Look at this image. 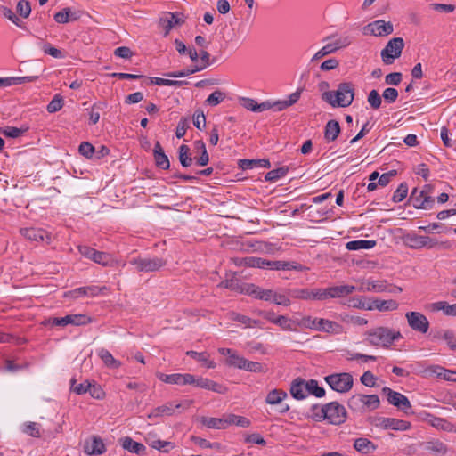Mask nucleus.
Wrapping results in <instances>:
<instances>
[{"label":"nucleus","instance_id":"36","mask_svg":"<svg viewBox=\"0 0 456 456\" xmlns=\"http://www.w3.org/2000/svg\"><path fill=\"white\" fill-rule=\"evenodd\" d=\"M54 20L60 24H65L69 21L77 20V16L71 11L70 8L66 7L61 11L56 12L53 16Z\"/></svg>","mask_w":456,"mask_h":456},{"label":"nucleus","instance_id":"57","mask_svg":"<svg viewBox=\"0 0 456 456\" xmlns=\"http://www.w3.org/2000/svg\"><path fill=\"white\" fill-rule=\"evenodd\" d=\"M16 12L20 17L27 19L31 13L30 3L27 0H20L16 6Z\"/></svg>","mask_w":456,"mask_h":456},{"label":"nucleus","instance_id":"26","mask_svg":"<svg viewBox=\"0 0 456 456\" xmlns=\"http://www.w3.org/2000/svg\"><path fill=\"white\" fill-rule=\"evenodd\" d=\"M365 289L368 291H374V292H384V291L395 292V290H397L399 292L402 291L401 288L391 287L390 285H388L386 281H371V280L367 281Z\"/></svg>","mask_w":456,"mask_h":456},{"label":"nucleus","instance_id":"30","mask_svg":"<svg viewBox=\"0 0 456 456\" xmlns=\"http://www.w3.org/2000/svg\"><path fill=\"white\" fill-rule=\"evenodd\" d=\"M341 330L342 326L339 323L327 319L320 318L317 331L338 334L341 332Z\"/></svg>","mask_w":456,"mask_h":456},{"label":"nucleus","instance_id":"8","mask_svg":"<svg viewBox=\"0 0 456 456\" xmlns=\"http://www.w3.org/2000/svg\"><path fill=\"white\" fill-rule=\"evenodd\" d=\"M383 393L387 397V402L397 407L399 410L403 411L406 414L409 413L410 410L411 409V404L409 399L403 394L394 391L389 387H385L382 389Z\"/></svg>","mask_w":456,"mask_h":456},{"label":"nucleus","instance_id":"25","mask_svg":"<svg viewBox=\"0 0 456 456\" xmlns=\"http://www.w3.org/2000/svg\"><path fill=\"white\" fill-rule=\"evenodd\" d=\"M155 164L159 168L167 170L170 167L168 157L165 154L159 142H156L153 149Z\"/></svg>","mask_w":456,"mask_h":456},{"label":"nucleus","instance_id":"44","mask_svg":"<svg viewBox=\"0 0 456 456\" xmlns=\"http://www.w3.org/2000/svg\"><path fill=\"white\" fill-rule=\"evenodd\" d=\"M364 395L356 394L352 395L347 402L349 409L357 412H363Z\"/></svg>","mask_w":456,"mask_h":456},{"label":"nucleus","instance_id":"22","mask_svg":"<svg viewBox=\"0 0 456 456\" xmlns=\"http://www.w3.org/2000/svg\"><path fill=\"white\" fill-rule=\"evenodd\" d=\"M183 23V20L180 17V13L178 12H167L159 19V24L164 28L165 35H167L173 27Z\"/></svg>","mask_w":456,"mask_h":456},{"label":"nucleus","instance_id":"20","mask_svg":"<svg viewBox=\"0 0 456 456\" xmlns=\"http://www.w3.org/2000/svg\"><path fill=\"white\" fill-rule=\"evenodd\" d=\"M290 395L297 400H303L307 397L306 380L302 378L295 379L290 385Z\"/></svg>","mask_w":456,"mask_h":456},{"label":"nucleus","instance_id":"11","mask_svg":"<svg viewBox=\"0 0 456 456\" xmlns=\"http://www.w3.org/2000/svg\"><path fill=\"white\" fill-rule=\"evenodd\" d=\"M408 325L415 331L427 333L429 329L428 318L419 312H408L405 314Z\"/></svg>","mask_w":456,"mask_h":456},{"label":"nucleus","instance_id":"64","mask_svg":"<svg viewBox=\"0 0 456 456\" xmlns=\"http://www.w3.org/2000/svg\"><path fill=\"white\" fill-rule=\"evenodd\" d=\"M225 98V94L220 90L214 91L206 100V102L210 106H216L222 102Z\"/></svg>","mask_w":456,"mask_h":456},{"label":"nucleus","instance_id":"40","mask_svg":"<svg viewBox=\"0 0 456 456\" xmlns=\"http://www.w3.org/2000/svg\"><path fill=\"white\" fill-rule=\"evenodd\" d=\"M429 423L431 426L448 432H456L455 426L451 423L450 421L446 420L445 419L431 416V419H429Z\"/></svg>","mask_w":456,"mask_h":456},{"label":"nucleus","instance_id":"9","mask_svg":"<svg viewBox=\"0 0 456 456\" xmlns=\"http://www.w3.org/2000/svg\"><path fill=\"white\" fill-rule=\"evenodd\" d=\"M91 319L86 314H69L64 317H54L48 319L45 324H51L52 326H66L72 325H85L89 323Z\"/></svg>","mask_w":456,"mask_h":456},{"label":"nucleus","instance_id":"18","mask_svg":"<svg viewBox=\"0 0 456 456\" xmlns=\"http://www.w3.org/2000/svg\"><path fill=\"white\" fill-rule=\"evenodd\" d=\"M247 289L244 290L246 295H249L255 298L265 300V301H272L273 299L274 291L272 289H264L255 284H248Z\"/></svg>","mask_w":456,"mask_h":456},{"label":"nucleus","instance_id":"56","mask_svg":"<svg viewBox=\"0 0 456 456\" xmlns=\"http://www.w3.org/2000/svg\"><path fill=\"white\" fill-rule=\"evenodd\" d=\"M28 130V127L26 128H18L14 126H5L2 128L1 133L10 138H18L21 136L26 131Z\"/></svg>","mask_w":456,"mask_h":456},{"label":"nucleus","instance_id":"60","mask_svg":"<svg viewBox=\"0 0 456 456\" xmlns=\"http://www.w3.org/2000/svg\"><path fill=\"white\" fill-rule=\"evenodd\" d=\"M87 387H88V393L90 394V395L93 398L101 400L105 396V393H104L103 389L101 387V386H99L95 382H94V383L87 382Z\"/></svg>","mask_w":456,"mask_h":456},{"label":"nucleus","instance_id":"39","mask_svg":"<svg viewBox=\"0 0 456 456\" xmlns=\"http://www.w3.org/2000/svg\"><path fill=\"white\" fill-rule=\"evenodd\" d=\"M419 189L414 188L410 196V200L412 202V206L417 209H430V201L419 196Z\"/></svg>","mask_w":456,"mask_h":456},{"label":"nucleus","instance_id":"46","mask_svg":"<svg viewBox=\"0 0 456 456\" xmlns=\"http://www.w3.org/2000/svg\"><path fill=\"white\" fill-rule=\"evenodd\" d=\"M151 83L155 84L157 86H172L176 87H181L183 86L188 85L189 82L185 80H171V79H165L160 77H151Z\"/></svg>","mask_w":456,"mask_h":456},{"label":"nucleus","instance_id":"27","mask_svg":"<svg viewBox=\"0 0 456 456\" xmlns=\"http://www.w3.org/2000/svg\"><path fill=\"white\" fill-rule=\"evenodd\" d=\"M84 450L89 455H101L106 449L102 440L100 437L94 436L91 442L86 443Z\"/></svg>","mask_w":456,"mask_h":456},{"label":"nucleus","instance_id":"21","mask_svg":"<svg viewBox=\"0 0 456 456\" xmlns=\"http://www.w3.org/2000/svg\"><path fill=\"white\" fill-rule=\"evenodd\" d=\"M399 304L394 299L382 300V299H374L371 303L366 307L367 310H378L380 312H388L395 311L398 308Z\"/></svg>","mask_w":456,"mask_h":456},{"label":"nucleus","instance_id":"28","mask_svg":"<svg viewBox=\"0 0 456 456\" xmlns=\"http://www.w3.org/2000/svg\"><path fill=\"white\" fill-rule=\"evenodd\" d=\"M200 423L208 428L214 429H225L228 427L226 415L222 418L201 417Z\"/></svg>","mask_w":456,"mask_h":456},{"label":"nucleus","instance_id":"37","mask_svg":"<svg viewBox=\"0 0 456 456\" xmlns=\"http://www.w3.org/2000/svg\"><path fill=\"white\" fill-rule=\"evenodd\" d=\"M248 283H242L237 279H227L225 281H223L219 286L229 289L232 291H236L241 294H245V291L248 288Z\"/></svg>","mask_w":456,"mask_h":456},{"label":"nucleus","instance_id":"16","mask_svg":"<svg viewBox=\"0 0 456 456\" xmlns=\"http://www.w3.org/2000/svg\"><path fill=\"white\" fill-rule=\"evenodd\" d=\"M156 377L167 384H175V385H190L194 382V376L191 374H164L162 372H157Z\"/></svg>","mask_w":456,"mask_h":456},{"label":"nucleus","instance_id":"62","mask_svg":"<svg viewBox=\"0 0 456 456\" xmlns=\"http://www.w3.org/2000/svg\"><path fill=\"white\" fill-rule=\"evenodd\" d=\"M232 320L237 321L242 324H245L247 327H253L257 326L258 322L256 320H253L246 315L238 314V313H232Z\"/></svg>","mask_w":456,"mask_h":456},{"label":"nucleus","instance_id":"51","mask_svg":"<svg viewBox=\"0 0 456 456\" xmlns=\"http://www.w3.org/2000/svg\"><path fill=\"white\" fill-rule=\"evenodd\" d=\"M295 320L289 319L286 315H278L275 321V325H278L284 330H295Z\"/></svg>","mask_w":456,"mask_h":456},{"label":"nucleus","instance_id":"31","mask_svg":"<svg viewBox=\"0 0 456 456\" xmlns=\"http://www.w3.org/2000/svg\"><path fill=\"white\" fill-rule=\"evenodd\" d=\"M121 441L122 447L125 450L138 455L145 453L146 447L142 444L134 441L131 437L126 436L121 439Z\"/></svg>","mask_w":456,"mask_h":456},{"label":"nucleus","instance_id":"52","mask_svg":"<svg viewBox=\"0 0 456 456\" xmlns=\"http://www.w3.org/2000/svg\"><path fill=\"white\" fill-rule=\"evenodd\" d=\"M246 360V358L240 356V354H236V352H234L232 353V354L230 355V357L227 358L226 363L229 366L243 370V368L245 367Z\"/></svg>","mask_w":456,"mask_h":456},{"label":"nucleus","instance_id":"12","mask_svg":"<svg viewBox=\"0 0 456 456\" xmlns=\"http://www.w3.org/2000/svg\"><path fill=\"white\" fill-rule=\"evenodd\" d=\"M355 290L356 288L353 285H340L322 289V301L345 297Z\"/></svg>","mask_w":456,"mask_h":456},{"label":"nucleus","instance_id":"29","mask_svg":"<svg viewBox=\"0 0 456 456\" xmlns=\"http://www.w3.org/2000/svg\"><path fill=\"white\" fill-rule=\"evenodd\" d=\"M340 134V125L337 120L331 119L326 123L324 128V138L330 142H334Z\"/></svg>","mask_w":456,"mask_h":456},{"label":"nucleus","instance_id":"38","mask_svg":"<svg viewBox=\"0 0 456 456\" xmlns=\"http://www.w3.org/2000/svg\"><path fill=\"white\" fill-rule=\"evenodd\" d=\"M98 355L108 368L118 369L121 366V362L116 360L113 355L105 348H101L98 351Z\"/></svg>","mask_w":456,"mask_h":456},{"label":"nucleus","instance_id":"42","mask_svg":"<svg viewBox=\"0 0 456 456\" xmlns=\"http://www.w3.org/2000/svg\"><path fill=\"white\" fill-rule=\"evenodd\" d=\"M424 449L438 454H445L447 452V446L439 440H432L425 443Z\"/></svg>","mask_w":456,"mask_h":456},{"label":"nucleus","instance_id":"10","mask_svg":"<svg viewBox=\"0 0 456 456\" xmlns=\"http://www.w3.org/2000/svg\"><path fill=\"white\" fill-rule=\"evenodd\" d=\"M363 30L365 35L384 37L392 34L394 27L390 21L386 22L383 20H378L369 23L363 28Z\"/></svg>","mask_w":456,"mask_h":456},{"label":"nucleus","instance_id":"33","mask_svg":"<svg viewBox=\"0 0 456 456\" xmlns=\"http://www.w3.org/2000/svg\"><path fill=\"white\" fill-rule=\"evenodd\" d=\"M354 448L362 454H368L375 451L377 446L370 440L360 437L354 440Z\"/></svg>","mask_w":456,"mask_h":456},{"label":"nucleus","instance_id":"58","mask_svg":"<svg viewBox=\"0 0 456 456\" xmlns=\"http://www.w3.org/2000/svg\"><path fill=\"white\" fill-rule=\"evenodd\" d=\"M311 411L313 413V419L316 421L326 420V404L319 405L314 404L311 407Z\"/></svg>","mask_w":456,"mask_h":456},{"label":"nucleus","instance_id":"32","mask_svg":"<svg viewBox=\"0 0 456 456\" xmlns=\"http://www.w3.org/2000/svg\"><path fill=\"white\" fill-rule=\"evenodd\" d=\"M302 91V89H297L289 94L287 100L273 102L274 110L281 111L295 104L299 100Z\"/></svg>","mask_w":456,"mask_h":456},{"label":"nucleus","instance_id":"4","mask_svg":"<svg viewBox=\"0 0 456 456\" xmlns=\"http://www.w3.org/2000/svg\"><path fill=\"white\" fill-rule=\"evenodd\" d=\"M248 267H256L260 269H269V270H292L296 269V266L293 265V263L287 261H279V260H267L261 257L256 256H248L245 260Z\"/></svg>","mask_w":456,"mask_h":456},{"label":"nucleus","instance_id":"6","mask_svg":"<svg viewBox=\"0 0 456 456\" xmlns=\"http://www.w3.org/2000/svg\"><path fill=\"white\" fill-rule=\"evenodd\" d=\"M404 47V42L402 37H394L389 40L381 51L380 55L385 64L390 65L395 59L399 58Z\"/></svg>","mask_w":456,"mask_h":456},{"label":"nucleus","instance_id":"23","mask_svg":"<svg viewBox=\"0 0 456 456\" xmlns=\"http://www.w3.org/2000/svg\"><path fill=\"white\" fill-rule=\"evenodd\" d=\"M200 388H205L219 394H224L226 388L222 385L206 378H194V382L191 384Z\"/></svg>","mask_w":456,"mask_h":456},{"label":"nucleus","instance_id":"5","mask_svg":"<svg viewBox=\"0 0 456 456\" xmlns=\"http://www.w3.org/2000/svg\"><path fill=\"white\" fill-rule=\"evenodd\" d=\"M330 388L338 393L348 392L354 384L353 376L347 372L334 373L324 378Z\"/></svg>","mask_w":456,"mask_h":456},{"label":"nucleus","instance_id":"1","mask_svg":"<svg viewBox=\"0 0 456 456\" xmlns=\"http://www.w3.org/2000/svg\"><path fill=\"white\" fill-rule=\"evenodd\" d=\"M354 98V86L351 82L340 83L336 91H327L322 99L332 107L346 108L352 104Z\"/></svg>","mask_w":456,"mask_h":456},{"label":"nucleus","instance_id":"61","mask_svg":"<svg viewBox=\"0 0 456 456\" xmlns=\"http://www.w3.org/2000/svg\"><path fill=\"white\" fill-rule=\"evenodd\" d=\"M63 106V98L61 94H55L52 101L47 105V111L54 113L59 111Z\"/></svg>","mask_w":456,"mask_h":456},{"label":"nucleus","instance_id":"14","mask_svg":"<svg viewBox=\"0 0 456 456\" xmlns=\"http://www.w3.org/2000/svg\"><path fill=\"white\" fill-rule=\"evenodd\" d=\"M20 232L24 238L31 241L45 242L46 244L51 242V234L42 228H21Z\"/></svg>","mask_w":456,"mask_h":456},{"label":"nucleus","instance_id":"3","mask_svg":"<svg viewBox=\"0 0 456 456\" xmlns=\"http://www.w3.org/2000/svg\"><path fill=\"white\" fill-rule=\"evenodd\" d=\"M129 264L135 267V270L140 273L156 272L167 265V260L159 257H134L129 260Z\"/></svg>","mask_w":456,"mask_h":456},{"label":"nucleus","instance_id":"55","mask_svg":"<svg viewBox=\"0 0 456 456\" xmlns=\"http://www.w3.org/2000/svg\"><path fill=\"white\" fill-rule=\"evenodd\" d=\"M0 10H1V13L4 17L7 18L9 20H11L16 26H18L20 28H23V22L10 8H8L6 6H1Z\"/></svg>","mask_w":456,"mask_h":456},{"label":"nucleus","instance_id":"48","mask_svg":"<svg viewBox=\"0 0 456 456\" xmlns=\"http://www.w3.org/2000/svg\"><path fill=\"white\" fill-rule=\"evenodd\" d=\"M147 442L149 443L150 446L162 452H168L170 449L175 447L173 443L162 441L159 439H154L151 441L147 439Z\"/></svg>","mask_w":456,"mask_h":456},{"label":"nucleus","instance_id":"45","mask_svg":"<svg viewBox=\"0 0 456 456\" xmlns=\"http://www.w3.org/2000/svg\"><path fill=\"white\" fill-rule=\"evenodd\" d=\"M307 394L313 395L318 398L325 395V390L323 387H319L318 381L315 379H309L306 381Z\"/></svg>","mask_w":456,"mask_h":456},{"label":"nucleus","instance_id":"35","mask_svg":"<svg viewBox=\"0 0 456 456\" xmlns=\"http://www.w3.org/2000/svg\"><path fill=\"white\" fill-rule=\"evenodd\" d=\"M410 241L412 243V247L416 248L428 247L432 248L438 245V242L430 237L421 236V235H414L411 237Z\"/></svg>","mask_w":456,"mask_h":456},{"label":"nucleus","instance_id":"2","mask_svg":"<svg viewBox=\"0 0 456 456\" xmlns=\"http://www.w3.org/2000/svg\"><path fill=\"white\" fill-rule=\"evenodd\" d=\"M365 341L374 346L388 348L394 341L402 338L400 331H395L387 327H376L366 333Z\"/></svg>","mask_w":456,"mask_h":456},{"label":"nucleus","instance_id":"47","mask_svg":"<svg viewBox=\"0 0 456 456\" xmlns=\"http://www.w3.org/2000/svg\"><path fill=\"white\" fill-rule=\"evenodd\" d=\"M380 401L377 395H364L363 412L366 411H373L379 407Z\"/></svg>","mask_w":456,"mask_h":456},{"label":"nucleus","instance_id":"17","mask_svg":"<svg viewBox=\"0 0 456 456\" xmlns=\"http://www.w3.org/2000/svg\"><path fill=\"white\" fill-rule=\"evenodd\" d=\"M191 401H185L183 404L169 402L164 405L155 408L152 411V412L149 415V417L171 416L174 414L175 409H179L182 406H183L184 408H189L191 406Z\"/></svg>","mask_w":456,"mask_h":456},{"label":"nucleus","instance_id":"63","mask_svg":"<svg viewBox=\"0 0 456 456\" xmlns=\"http://www.w3.org/2000/svg\"><path fill=\"white\" fill-rule=\"evenodd\" d=\"M243 370L255 373H261L265 372L267 369L264 364L260 362L246 360L245 367Z\"/></svg>","mask_w":456,"mask_h":456},{"label":"nucleus","instance_id":"7","mask_svg":"<svg viewBox=\"0 0 456 456\" xmlns=\"http://www.w3.org/2000/svg\"><path fill=\"white\" fill-rule=\"evenodd\" d=\"M326 420L332 425H341L346 422L347 413L346 408L338 402L326 403Z\"/></svg>","mask_w":456,"mask_h":456},{"label":"nucleus","instance_id":"59","mask_svg":"<svg viewBox=\"0 0 456 456\" xmlns=\"http://www.w3.org/2000/svg\"><path fill=\"white\" fill-rule=\"evenodd\" d=\"M367 100L370 107L374 110L379 109L382 104V96L375 89L369 93Z\"/></svg>","mask_w":456,"mask_h":456},{"label":"nucleus","instance_id":"13","mask_svg":"<svg viewBox=\"0 0 456 456\" xmlns=\"http://www.w3.org/2000/svg\"><path fill=\"white\" fill-rule=\"evenodd\" d=\"M351 44V40L348 37H345L336 40L333 43L327 44L322 49H320L312 58V61H316L324 56L335 53L337 50L346 47Z\"/></svg>","mask_w":456,"mask_h":456},{"label":"nucleus","instance_id":"54","mask_svg":"<svg viewBox=\"0 0 456 456\" xmlns=\"http://www.w3.org/2000/svg\"><path fill=\"white\" fill-rule=\"evenodd\" d=\"M408 194V185L406 183H402L399 184L397 189L393 194L392 200L395 203L403 201Z\"/></svg>","mask_w":456,"mask_h":456},{"label":"nucleus","instance_id":"41","mask_svg":"<svg viewBox=\"0 0 456 456\" xmlns=\"http://www.w3.org/2000/svg\"><path fill=\"white\" fill-rule=\"evenodd\" d=\"M376 246L375 240H351L348 241L346 245V248L348 250H359V249H370Z\"/></svg>","mask_w":456,"mask_h":456},{"label":"nucleus","instance_id":"50","mask_svg":"<svg viewBox=\"0 0 456 456\" xmlns=\"http://www.w3.org/2000/svg\"><path fill=\"white\" fill-rule=\"evenodd\" d=\"M227 417V425H236L242 428H248L250 426V420L242 416H238L235 414H228Z\"/></svg>","mask_w":456,"mask_h":456},{"label":"nucleus","instance_id":"19","mask_svg":"<svg viewBox=\"0 0 456 456\" xmlns=\"http://www.w3.org/2000/svg\"><path fill=\"white\" fill-rule=\"evenodd\" d=\"M292 297L303 300L322 301V289H298L290 292Z\"/></svg>","mask_w":456,"mask_h":456},{"label":"nucleus","instance_id":"24","mask_svg":"<svg viewBox=\"0 0 456 456\" xmlns=\"http://www.w3.org/2000/svg\"><path fill=\"white\" fill-rule=\"evenodd\" d=\"M380 425L385 429L404 431L411 428V423L403 419L394 418H381Z\"/></svg>","mask_w":456,"mask_h":456},{"label":"nucleus","instance_id":"43","mask_svg":"<svg viewBox=\"0 0 456 456\" xmlns=\"http://www.w3.org/2000/svg\"><path fill=\"white\" fill-rule=\"evenodd\" d=\"M287 397V393L281 389H273L270 391L265 398V403L268 404L280 403Z\"/></svg>","mask_w":456,"mask_h":456},{"label":"nucleus","instance_id":"15","mask_svg":"<svg viewBox=\"0 0 456 456\" xmlns=\"http://www.w3.org/2000/svg\"><path fill=\"white\" fill-rule=\"evenodd\" d=\"M78 250L83 256L91 259L94 262L100 264L103 266L108 265L111 260L110 256L109 254L105 252L97 251L94 248H92L88 246H79Z\"/></svg>","mask_w":456,"mask_h":456},{"label":"nucleus","instance_id":"49","mask_svg":"<svg viewBox=\"0 0 456 456\" xmlns=\"http://www.w3.org/2000/svg\"><path fill=\"white\" fill-rule=\"evenodd\" d=\"M289 167H281L276 169H273L265 175V181L268 182H276L280 178L284 177L287 175Z\"/></svg>","mask_w":456,"mask_h":456},{"label":"nucleus","instance_id":"53","mask_svg":"<svg viewBox=\"0 0 456 456\" xmlns=\"http://www.w3.org/2000/svg\"><path fill=\"white\" fill-rule=\"evenodd\" d=\"M39 45L45 54H49L57 59L63 57L62 52L56 47H53L50 43L41 42Z\"/></svg>","mask_w":456,"mask_h":456},{"label":"nucleus","instance_id":"34","mask_svg":"<svg viewBox=\"0 0 456 456\" xmlns=\"http://www.w3.org/2000/svg\"><path fill=\"white\" fill-rule=\"evenodd\" d=\"M430 370L437 378L456 383V371L454 370H447L438 365L430 367Z\"/></svg>","mask_w":456,"mask_h":456}]
</instances>
